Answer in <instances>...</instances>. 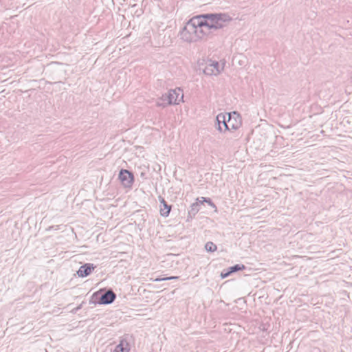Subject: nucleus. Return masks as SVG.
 Returning <instances> with one entry per match:
<instances>
[{
  "label": "nucleus",
  "instance_id": "1",
  "mask_svg": "<svg viewBox=\"0 0 352 352\" xmlns=\"http://www.w3.org/2000/svg\"><path fill=\"white\" fill-rule=\"evenodd\" d=\"M208 32L210 30H219L223 28L232 18L228 13H208L200 14Z\"/></svg>",
  "mask_w": 352,
  "mask_h": 352
},
{
  "label": "nucleus",
  "instance_id": "2",
  "mask_svg": "<svg viewBox=\"0 0 352 352\" xmlns=\"http://www.w3.org/2000/svg\"><path fill=\"white\" fill-rule=\"evenodd\" d=\"M116 298V294L112 289H100L94 292L89 300L90 304L94 305H110Z\"/></svg>",
  "mask_w": 352,
  "mask_h": 352
},
{
  "label": "nucleus",
  "instance_id": "3",
  "mask_svg": "<svg viewBox=\"0 0 352 352\" xmlns=\"http://www.w3.org/2000/svg\"><path fill=\"white\" fill-rule=\"evenodd\" d=\"M226 131H231L238 129L241 125L240 115L236 111L227 113Z\"/></svg>",
  "mask_w": 352,
  "mask_h": 352
},
{
  "label": "nucleus",
  "instance_id": "4",
  "mask_svg": "<svg viewBox=\"0 0 352 352\" xmlns=\"http://www.w3.org/2000/svg\"><path fill=\"white\" fill-rule=\"evenodd\" d=\"M118 179L125 188H131L134 182L135 178L131 171L122 168L118 174Z\"/></svg>",
  "mask_w": 352,
  "mask_h": 352
},
{
  "label": "nucleus",
  "instance_id": "5",
  "mask_svg": "<svg viewBox=\"0 0 352 352\" xmlns=\"http://www.w3.org/2000/svg\"><path fill=\"white\" fill-rule=\"evenodd\" d=\"M195 21H188L179 33L182 40L187 43H192V25H195Z\"/></svg>",
  "mask_w": 352,
  "mask_h": 352
},
{
  "label": "nucleus",
  "instance_id": "6",
  "mask_svg": "<svg viewBox=\"0 0 352 352\" xmlns=\"http://www.w3.org/2000/svg\"><path fill=\"white\" fill-rule=\"evenodd\" d=\"M190 21H196L195 24H194V26H195L194 31L199 33V36L202 39L205 38L209 34V32H208L206 26L204 23V19H201V15L193 16L190 19Z\"/></svg>",
  "mask_w": 352,
  "mask_h": 352
},
{
  "label": "nucleus",
  "instance_id": "7",
  "mask_svg": "<svg viewBox=\"0 0 352 352\" xmlns=\"http://www.w3.org/2000/svg\"><path fill=\"white\" fill-rule=\"evenodd\" d=\"M168 98L169 99L168 103L179 104V102L183 99L182 91L180 89H171L166 93Z\"/></svg>",
  "mask_w": 352,
  "mask_h": 352
},
{
  "label": "nucleus",
  "instance_id": "8",
  "mask_svg": "<svg viewBox=\"0 0 352 352\" xmlns=\"http://www.w3.org/2000/svg\"><path fill=\"white\" fill-rule=\"evenodd\" d=\"M246 267L243 264H235L226 269H224L220 274L222 279L230 276L231 274L238 272L239 271L244 270Z\"/></svg>",
  "mask_w": 352,
  "mask_h": 352
},
{
  "label": "nucleus",
  "instance_id": "9",
  "mask_svg": "<svg viewBox=\"0 0 352 352\" xmlns=\"http://www.w3.org/2000/svg\"><path fill=\"white\" fill-rule=\"evenodd\" d=\"M96 266L93 263H87L82 265L76 272L77 275L81 278L88 276L94 270Z\"/></svg>",
  "mask_w": 352,
  "mask_h": 352
},
{
  "label": "nucleus",
  "instance_id": "10",
  "mask_svg": "<svg viewBox=\"0 0 352 352\" xmlns=\"http://www.w3.org/2000/svg\"><path fill=\"white\" fill-rule=\"evenodd\" d=\"M158 199L160 202V214L164 217H168L172 208V205L168 204L164 198L162 197V196H159Z\"/></svg>",
  "mask_w": 352,
  "mask_h": 352
},
{
  "label": "nucleus",
  "instance_id": "11",
  "mask_svg": "<svg viewBox=\"0 0 352 352\" xmlns=\"http://www.w3.org/2000/svg\"><path fill=\"white\" fill-rule=\"evenodd\" d=\"M197 201L192 204L190 206V209L188 210L187 221L192 220L200 210V206L201 204L200 203L199 198L197 199Z\"/></svg>",
  "mask_w": 352,
  "mask_h": 352
},
{
  "label": "nucleus",
  "instance_id": "12",
  "mask_svg": "<svg viewBox=\"0 0 352 352\" xmlns=\"http://www.w3.org/2000/svg\"><path fill=\"white\" fill-rule=\"evenodd\" d=\"M130 350L131 346L129 342L126 338H122L112 352H129Z\"/></svg>",
  "mask_w": 352,
  "mask_h": 352
},
{
  "label": "nucleus",
  "instance_id": "13",
  "mask_svg": "<svg viewBox=\"0 0 352 352\" xmlns=\"http://www.w3.org/2000/svg\"><path fill=\"white\" fill-rule=\"evenodd\" d=\"M216 122L217 129L220 132L226 131V115L224 113H219L216 117Z\"/></svg>",
  "mask_w": 352,
  "mask_h": 352
},
{
  "label": "nucleus",
  "instance_id": "14",
  "mask_svg": "<svg viewBox=\"0 0 352 352\" xmlns=\"http://www.w3.org/2000/svg\"><path fill=\"white\" fill-rule=\"evenodd\" d=\"M169 99L168 98V96L166 94H164L162 96L161 98H158L156 101V106L159 107H166L168 105H170V103L168 102Z\"/></svg>",
  "mask_w": 352,
  "mask_h": 352
},
{
  "label": "nucleus",
  "instance_id": "15",
  "mask_svg": "<svg viewBox=\"0 0 352 352\" xmlns=\"http://www.w3.org/2000/svg\"><path fill=\"white\" fill-rule=\"evenodd\" d=\"M221 72V69H214V67H212L210 65V63H209L208 65H207L205 67V69H204V73L206 75H209V76H211V75H214V76H217Z\"/></svg>",
  "mask_w": 352,
  "mask_h": 352
},
{
  "label": "nucleus",
  "instance_id": "16",
  "mask_svg": "<svg viewBox=\"0 0 352 352\" xmlns=\"http://www.w3.org/2000/svg\"><path fill=\"white\" fill-rule=\"evenodd\" d=\"M217 249V246L212 241H208L205 244V250L207 252L212 253Z\"/></svg>",
  "mask_w": 352,
  "mask_h": 352
},
{
  "label": "nucleus",
  "instance_id": "17",
  "mask_svg": "<svg viewBox=\"0 0 352 352\" xmlns=\"http://www.w3.org/2000/svg\"><path fill=\"white\" fill-rule=\"evenodd\" d=\"M200 203L203 204L204 203H207L210 206H211L212 208H214L215 210H217V206L212 201V200L209 197H201Z\"/></svg>",
  "mask_w": 352,
  "mask_h": 352
},
{
  "label": "nucleus",
  "instance_id": "18",
  "mask_svg": "<svg viewBox=\"0 0 352 352\" xmlns=\"http://www.w3.org/2000/svg\"><path fill=\"white\" fill-rule=\"evenodd\" d=\"M179 278V276H166L163 278H157L154 280L156 282H160L163 280H177Z\"/></svg>",
  "mask_w": 352,
  "mask_h": 352
},
{
  "label": "nucleus",
  "instance_id": "19",
  "mask_svg": "<svg viewBox=\"0 0 352 352\" xmlns=\"http://www.w3.org/2000/svg\"><path fill=\"white\" fill-rule=\"evenodd\" d=\"M195 28V26L192 25V35H193V37H192V43H196L197 41H199L201 40H202V38L199 36V33L196 32L195 31H194V28Z\"/></svg>",
  "mask_w": 352,
  "mask_h": 352
},
{
  "label": "nucleus",
  "instance_id": "20",
  "mask_svg": "<svg viewBox=\"0 0 352 352\" xmlns=\"http://www.w3.org/2000/svg\"><path fill=\"white\" fill-rule=\"evenodd\" d=\"M83 304H84V302H82V303H80L78 306H77L76 307L72 309L70 311V313H72V314H76L80 309H82Z\"/></svg>",
  "mask_w": 352,
  "mask_h": 352
},
{
  "label": "nucleus",
  "instance_id": "21",
  "mask_svg": "<svg viewBox=\"0 0 352 352\" xmlns=\"http://www.w3.org/2000/svg\"><path fill=\"white\" fill-rule=\"evenodd\" d=\"M210 65L212 67H214V69H221L222 70L223 69V67L220 68V66H219V64L218 62L217 61H212L210 63Z\"/></svg>",
  "mask_w": 352,
  "mask_h": 352
},
{
  "label": "nucleus",
  "instance_id": "22",
  "mask_svg": "<svg viewBox=\"0 0 352 352\" xmlns=\"http://www.w3.org/2000/svg\"><path fill=\"white\" fill-rule=\"evenodd\" d=\"M161 166L158 164H156L153 166V171H155L157 173H160L161 171Z\"/></svg>",
  "mask_w": 352,
  "mask_h": 352
},
{
  "label": "nucleus",
  "instance_id": "23",
  "mask_svg": "<svg viewBox=\"0 0 352 352\" xmlns=\"http://www.w3.org/2000/svg\"><path fill=\"white\" fill-rule=\"evenodd\" d=\"M351 80H352V73H351Z\"/></svg>",
  "mask_w": 352,
  "mask_h": 352
}]
</instances>
